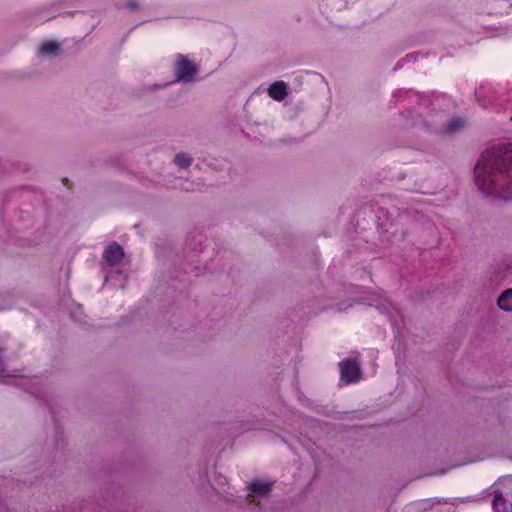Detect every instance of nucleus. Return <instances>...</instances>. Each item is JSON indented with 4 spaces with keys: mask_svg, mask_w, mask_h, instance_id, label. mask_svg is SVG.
<instances>
[{
    "mask_svg": "<svg viewBox=\"0 0 512 512\" xmlns=\"http://www.w3.org/2000/svg\"><path fill=\"white\" fill-rule=\"evenodd\" d=\"M479 190L494 199L512 198V144H498L484 151L475 166Z\"/></svg>",
    "mask_w": 512,
    "mask_h": 512,
    "instance_id": "f257e3e1",
    "label": "nucleus"
},
{
    "mask_svg": "<svg viewBox=\"0 0 512 512\" xmlns=\"http://www.w3.org/2000/svg\"><path fill=\"white\" fill-rule=\"evenodd\" d=\"M197 74V69L186 57L180 55L176 61L177 79L184 82H190Z\"/></svg>",
    "mask_w": 512,
    "mask_h": 512,
    "instance_id": "f03ea898",
    "label": "nucleus"
},
{
    "mask_svg": "<svg viewBox=\"0 0 512 512\" xmlns=\"http://www.w3.org/2000/svg\"><path fill=\"white\" fill-rule=\"evenodd\" d=\"M341 378L346 383H353L360 378L359 364L354 360H344L340 363Z\"/></svg>",
    "mask_w": 512,
    "mask_h": 512,
    "instance_id": "7ed1b4c3",
    "label": "nucleus"
},
{
    "mask_svg": "<svg viewBox=\"0 0 512 512\" xmlns=\"http://www.w3.org/2000/svg\"><path fill=\"white\" fill-rule=\"evenodd\" d=\"M124 257L123 248L116 242L109 244L103 253V259L109 266L119 264Z\"/></svg>",
    "mask_w": 512,
    "mask_h": 512,
    "instance_id": "20e7f679",
    "label": "nucleus"
},
{
    "mask_svg": "<svg viewBox=\"0 0 512 512\" xmlns=\"http://www.w3.org/2000/svg\"><path fill=\"white\" fill-rule=\"evenodd\" d=\"M268 95L276 100L282 101L287 96V85L283 81H277L268 88Z\"/></svg>",
    "mask_w": 512,
    "mask_h": 512,
    "instance_id": "39448f33",
    "label": "nucleus"
},
{
    "mask_svg": "<svg viewBox=\"0 0 512 512\" xmlns=\"http://www.w3.org/2000/svg\"><path fill=\"white\" fill-rule=\"evenodd\" d=\"M464 125H465V121L460 117H456V118L451 119L447 124L443 125L439 129V132L442 134L455 133V132L459 131L460 129H462L464 127Z\"/></svg>",
    "mask_w": 512,
    "mask_h": 512,
    "instance_id": "423d86ee",
    "label": "nucleus"
},
{
    "mask_svg": "<svg viewBox=\"0 0 512 512\" xmlns=\"http://www.w3.org/2000/svg\"><path fill=\"white\" fill-rule=\"evenodd\" d=\"M271 488H272V483L261 481V480H255L249 486V489L251 490V492H253L259 496L266 495L267 493H269L271 491Z\"/></svg>",
    "mask_w": 512,
    "mask_h": 512,
    "instance_id": "0eeeda50",
    "label": "nucleus"
},
{
    "mask_svg": "<svg viewBox=\"0 0 512 512\" xmlns=\"http://www.w3.org/2000/svg\"><path fill=\"white\" fill-rule=\"evenodd\" d=\"M498 306L504 311H512V289L504 291L498 298Z\"/></svg>",
    "mask_w": 512,
    "mask_h": 512,
    "instance_id": "6e6552de",
    "label": "nucleus"
},
{
    "mask_svg": "<svg viewBox=\"0 0 512 512\" xmlns=\"http://www.w3.org/2000/svg\"><path fill=\"white\" fill-rule=\"evenodd\" d=\"M58 50H59V45L57 42L46 41L41 45L39 53L41 55L51 56V55H56Z\"/></svg>",
    "mask_w": 512,
    "mask_h": 512,
    "instance_id": "1a4fd4ad",
    "label": "nucleus"
},
{
    "mask_svg": "<svg viewBox=\"0 0 512 512\" xmlns=\"http://www.w3.org/2000/svg\"><path fill=\"white\" fill-rule=\"evenodd\" d=\"M492 507L495 512H506V501L502 495H495L492 501Z\"/></svg>",
    "mask_w": 512,
    "mask_h": 512,
    "instance_id": "9d476101",
    "label": "nucleus"
},
{
    "mask_svg": "<svg viewBox=\"0 0 512 512\" xmlns=\"http://www.w3.org/2000/svg\"><path fill=\"white\" fill-rule=\"evenodd\" d=\"M175 164L180 168H187L192 163V158L189 157L187 154L179 153L175 156Z\"/></svg>",
    "mask_w": 512,
    "mask_h": 512,
    "instance_id": "9b49d317",
    "label": "nucleus"
},
{
    "mask_svg": "<svg viewBox=\"0 0 512 512\" xmlns=\"http://www.w3.org/2000/svg\"><path fill=\"white\" fill-rule=\"evenodd\" d=\"M126 6H127L128 8H133V7H135V6H136V4H135V3H133V2H130V3H127V5H126Z\"/></svg>",
    "mask_w": 512,
    "mask_h": 512,
    "instance_id": "f8f14e48",
    "label": "nucleus"
}]
</instances>
